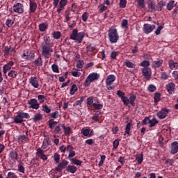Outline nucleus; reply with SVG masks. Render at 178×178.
<instances>
[{
    "label": "nucleus",
    "instance_id": "obj_13",
    "mask_svg": "<svg viewBox=\"0 0 178 178\" xmlns=\"http://www.w3.org/2000/svg\"><path fill=\"white\" fill-rule=\"evenodd\" d=\"M29 105H30V108L33 109H38L40 108V103L35 99H31L29 101Z\"/></svg>",
    "mask_w": 178,
    "mask_h": 178
},
{
    "label": "nucleus",
    "instance_id": "obj_48",
    "mask_svg": "<svg viewBox=\"0 0 178 178\" xmlns=\"http://www.w3.org/2000/svg\"><path fill=\"white\" fill-rule=\"evenodd\" d=\"M91 83H92V81H91V79L90 78H88V76L86 78V79L85 80V83H83V86H85V87H88L90 86V84H91Z\"/></svg>",
    "mask_w": 178,
    "mask_h": 178
},
{
    "label": "nucleus",
    "instance_id": "obj_55",
    "mask_svg": "<svg viewBox=\"0 0 178 178\" xmlns=\"http://www.w3.org/2000/svg\"><path fill=\"white\" fill-rule=\"evenodd\" d=\"M127 3V1L120 0V8H126V4Z\"/></svg>",
    "mask_w": 178,
    "mask_h": 178
},
{
    "label": "nucleus",
    "instance_id": "obj_62",
    "mask_svg": "<svg viewBox=\"0 0 178 178\" xmlns=\"http://www.w3.org/2000/svg\"><path fill=\"white\" fill-rule=\"evenodd\" d=\"M151 120H149V118L146 117L143 121L142 124H148V123H150Z\"/></svg>",
    "mask_w": 178,
    "mask_h": 178
},
{
    "label": "nucleus",
    "instance_id": "obj_46",
    "mask_svg": "<svg viewBox=\"0 0 178 178\" xmlns=\"http://www.w3.org/2000/svg\"><path fill=\"white\" fill-rule=\"evenodd\" d=\"M63 130H64V133H65V134H66V136H69V134H70V131H71L70 127H66L64 125Z\"/></svg>",
    "mask_w": 178,
    "mask_h": 178
},
{
    "label": "nucleus",
    "instance_id": "obj_54",
    "mask_svg": "<svg viewBox=\"0 0 178 178\" xmlns=\"http://www.w3.org/2000/svg\"><path fill=\"white\" fill-rule=\"evenodd\" d=\"M140 66L143 67H148L149 66V61L148 60H144L140 63Z\"/></svg>",
    "mask_w": 178,
    "mask_h": 178
},
{
    "label": "nucleus",
    "instance_id": "obj_28",
    "mask_svg": "<svg viewBox=\"0 0 178 178\" xmlns=\"http://www.w3.org/2000/svg\"><path fill=\"white\" fill-rule=\"evenodd\" d=\"M33 65L35 66H38L39 67L42 65V58L39 56L35 60L33 61Z\"/></svg>",
    "mask_w": 178,
    "mask_h": 178
},
{
    "label": "nucleus",
    "instance_id": "obj_43",
    "mask_svg": "<svg viewBox=\"0 0 178 178\" xmlns=\"http://www.w3.org/2000/svg\"><path fill=\"white\" fill-rule=\"evenodd\" d=\"M42 108L43 112H45V113H51V109L47 104L42 106Z\"/></svg>",
    "mask_w": 178,
    "mask_h": 178
},
{
    "label": "nucleus",
    "instance_id": "obj_5",
    "mask_svg": "<svg viewBox=\"0 0 178 178\" xmlns=\"http://www.w3.org/2000/svg\"><path fill=\"white\" fill-rule=\"evenodd\" d=\"M13 10L18 15H23L24 13V5L22 3H17L13 5Z\"/></svg>",
    "mask_w": 178,
    "mask_h": 178
},
{
    "label": "nucleus",
    "instance_id": "obj_44",
    "mask_svg": "<svg viewBox=\"0 0 178 178\" xmlns=\"http://www.w3.org/2000/svg\"><path fill=\"white\" fill-rule=\"evenodd\" d=\"M51 69L54 73H59V67L56 64H53Z\"/></svg>",
    "mask_w": 178,
    "mask_h": 178
},
{
    "label": "nucleus",
    "instance_id": "obj_17",
    "mask_svg": "<svg viewBox=\"0 0 178 178\" xmlns=\"http://www.w3.org/2000/svg\"><path fill=\"white\" fill-rule=\"evenodd\" d=\"M178 152V142L175 141L171 144V154H177Z\"/></svg>",
    "mask_w": 178,
    "mask_h": 178
},
{
    "label": "nucleus",
    "instance_id": "obj_29",
    "mask_svg": "<svg viewBox=\"0 0 178 178\" xmlns=\"http://www.w3.org/2000/svg\"><path fill=\"white\" fill-rule=\"evenodd\" d=\"M10 69H12L11 67H10L9 65H8V64H6L3 67V76L4 77H8V75H6V73H8V72H9V70H10Z\"/></svg>",
    "mask_w": 178,
    "mask_h": 178
},
{
    "label": "nucleus",
    "instance_id": "obj_45",
    "mask_svg": "<svg viewBox=\"0 0 178 178\" xmlns=\"http://www.w3.org/2000/svg\"><path fill=\"white\" fill-rule=\"evenodd\" d=\"M34 53L30 52L29 54L26 56V60H33L34 59Z\"/></svg>",
    "mask_w": 178,
    "mask_h": 178
},
{
    "label": "nucleus",
    "instance_id": "obj_47",
    "mask_svg": "<svg viewBox=\"0 0 178 178\" xmlns=\"http://www.w3.org/2000/svg\"><path fill=\"white\" fill-rule=\"evenodd\" d=\"M161 101V93H155L154 95V102H159Z\"/></svg>",
    "mask_w": 178,
    "mask_h": 178
},
{
    "label": "nucleus",
    "instance_id": "obj_51",
    "mask_svg": "<svg viewBox=\"0 0 178 178\" xmlns=\"http://www.w3.org/2000/svg\"><path fill=\"white\" fill-rule=\"evenodd\" d=\"M21 115V118H22V119H30V115H29V113H19Z\"/></svg>",
    "mask_w": 178,
    "mask_h": 178
},
{
    "label": "nucleus",
    "instance_id": "obj_27",
    "mask_svg": "<svg viewBox=\"0 0 178 178\" xmlns=\"http://www.w3.org/2000/svg\"><path fill=\"white\" fill-rule=\"evenodd\" d=\"M137 98V97H136V95H132L129 97V98H128V105L129 104H130V105H131L132 106H134L135 104L134 102L136 101V99Z\"/></svg>",
    "mask_w": 178,
    "mask_h": 178
},
{
    "label": "nucleus",
    "instance_id": "obj_52",
    "mask_svg": "<svg viewBox=\"0 0 178 178\" xmlns=\"http://www.w3.org/2000/svg\"><path fill=\"white\" fill-rule=\"evenodd\" d=\"M147 90L149 91V92H154V91L156 90V87H155L154 85H149L147 88Z\"/></svg>",
    "mask_w": 178,
    "mask_h": 178
},
{
    "label": "nucleus",
    "instance_id": "obj_18",
    "mask_svg": "<svg viewBox=\"0 0 178 178\" xmlns=\"http://www.w3.org/2000/svg\"><path fill=\"white\" fill-rule=\"evenodd\" d=\"M29 138V131H26V135H20L18 137L19 143H25Z\"/></svg>",
    "mask_w": 178,
    "mask_h": 178
},
{
    "label": "nucleus",
    "instance_id": "obj_59",
    "mask_svg": "<svg viewBox=\"0 0 178 178\" xmlns=\"http://www.w3.org/2000/svg\"><path fill=\"white\" fill-rule=\"evenodd\" d=\"M87 51L89 52H92L93 51H95V47L92 46V44H90L87 47Z\"/></svg>",
    "mask_w": 178,
    "mask_h": 178
},
{
    "label": "nucleus",
    "instance_id": "obj_38",
    "mask_svg": "<svg viewBox=\"0 0 178 178\" xmlns=\"http://www.w3.org/2000/svg\"><path fill=\"white\" fill-rule=\"evenodd\" d=\"M77 91V86L76 84H73L70 89V94L71 95H74V94Z\"/></svg>",
    "mask_w": 178,
    "mask_h": 178
},
{
    "label": "nucleus",
    "instance_id": "obj_9",
    "mask_svg": "<svg viewBox=\"0 0 178 178\" xmlns=\"http://www.w3.org/2000/svg\"><path fill=\"white\" fill-rule=\"evenodd\" d=\"M65 13V22L69 23V22H70V19H72L73 16H74V11L73 10H67Z\"/></svg>",
    "mask_w": 178,
    "mask_h": 178
},
{
    "label": "nucleus",
    "instance_id": "obj_60",
    "mask_svg": "<svg viewBox=\"0 0 178 178\" xmlns=\"http://www.w3.org/2000/svg\"><path fill=\"white\" fill-rule=\"evenodd\" d=\"M17 170L20 172L24 173L25 172V168L23 167L22 165H17Z\"/></svg>",
    "mask_w": 178,
    "mask_h": 178
},
{
    "label": "nucleus",
    "instance_id": "obj_36",
    "mask_svg": "<svg viewBox=\"0 0 178 178\" xmlns=\"http://www.w3.org/2000/svg\"><path fill=\"white\" fill-rule=\"evenodd\" d=\"M48 29V25L45 24L44 23H42L39 25V30L40 31H44Z\"/></svg>",
    "mask_w": 178,
    "mask_h": 178
},
{
    "label": "nucleus",
    "instance_id": "obj_31",
    "mask_svg": "<svg viewBox=\"0 0 178 178\" xmlns=\"http://www.w3.org/2000/svg\"><path fill=\"white\" fill-rule=\"evenodd\" d=\"M125 66L130 69H134L136 67V64L133 63L132 62H130V60H127L125 61Z\"/></svg>",
    "mask_w": 178,
    "mask_h": 178
},
{
    "label": "nucleus",
    "instance_id": "obj_41",
    "mask_svg": "<svg viewBox=\"0 0 178 178\" xmlns=\"http://www.w3.org/2000/svg\"><path fill=\"white\" fill-rule=\"evenodd\" d=\"M44 150H42V149H41V148H39V149H38V150H37V155L38 156H47V155H45L44 154Z\"/></svg>",
    "mask_w": 178,
    "mask_h": 178
},
{
    "label": "nucleus",
    "instance_id": "obj_14",
    "mask_svg": "<svg viewBox=\"0 0 178 178\" xmlns=\"http://www.w3.org/2000/svg\"><path fill=\"white\" fill-rule=\"evenodd\" d=\"M29 83L34 87V88H38L40 87V83H38V79H37V77L32 76L29 79Z\"/></svg>",
    "mask_w": 178,
    "mask_h": 178
},
{
    "label": "nucleus",
    "instance_id": "obj_4",
    "mask_svg": "<svg viewBox=\"0 0 178 178\" xmlns=\"http://www.w3.org/2000/svg\"><path fill=\"white\" fill-rule=\"evenodd\" d=\"M61 152H68V156H74L76 152L73 151V147L72 145H67V147L65 145H62L59 147Z\"/></svg>",
    "mask_w": 178,
    "mask_h": 178
},
{
    "label": "nucleus",
    "instance_id": "obj_49",
    "mask_svg": "<svg viewBox=\"0 0 178 178\" xmlns=\"http://www.w3.org/2000/svg\"><path fill=\"white\" fill-rule=\"evenodd\" d=\"M99 115H101V113L97 112L95 115L92 117V120H95V122H98L99 119Z\"/></svg>",
    "mask_w": 178,
    "mask_h": 178
},
{
    "label": "nucleus",
    "instance_id": "obj_63",
    "mask_svg": "<svg viewBox=\"0 0 178 178\" xmlns=\"http://www.w3.org/2000/svg\"><path fill=\"white\" fill-rule=\"evenodd\" d=\"M10 51V47H6L3 49V53L5 55H9V52Z\"/></svg>",
    "mask_w": 178,
    "mask_h": 178
},
{
    "label": "nucleus",
    "instance_id": "obj_23",
    "mask_svg": "<svg viewBox=\"0 0 178 178\" xmlns=\"http://www.w3.org/2000/svg\"><path fill=\"white\" fill-rule=\"evenodd\" d=\"M23 122L24 120L22 115L19 114V113H18L17 115L14 118V123L21 124V123H23Z\"/></svg>",
    "mask_w": 178,
    "mask_h": 178
},
{
    "label": "nucleus",
    "instance_id": "obj_42",
    "mask_svg": "<svg viewBox=\"0 0 178 178\" xmlns=\"http://www.w3.org/2000/svg\"><path fill=\"white\" fill-rule=\"evenodd\" d=\"M52 35L54 38H55L56 40H59L61 35L60 32L59 31L54 32Z\"/></svg>",
    "mask_w": 178,
    "mask_h": 178
},
{
    "label": "nucleus",
    "instance_id": "obj_40",
    "mask_svg": "<svg viewBox=\"0 0 178 178\" xmlns=\"http://www.w3.org/2000/svg\"><path fill=\"white\" fill-rule=\"evenodd\" d=\"M138 5L143 9V8H145V0H138Z\"/></svg>",
    "mask_w": 178,
    "mask_h": 178
},
{
    "label": "nucleus",
    "instance_id": "obj_6",
    "mask_svg": "<svg viewBox=\"0 0 178 178\" xmlns=\"http://www.w3.org/2000/svg\"><path fill=\"white\" fill-rule=\"evenodd\" d=\"M115 80H116V76H115L113 74H111L107 76L106 79V86L107 87V90H111L115 88V87L111 86Z\"/></svg>",
    "mask_w": 178,
    "mask_h": 178
},
{
    "label": "nucleus",
    "instance_id": "obj_26",
    "mask_svg": "<svg viewBox=\"0 0 178 178\" xmlns=\"http://www.w3.org/2000/svg\"><path fill=\"white\" fill-rule=\"evenodd\" d=\"M70 160L71 161V164H73L76 166H81V164L83 163V161H81L80 160H78L75 158L74 159L70 158Z\"/></svg>",
    "mask_w": 178,
    "mask_h": 178
},
{
    "label": "nucleus",
    "instance_id": "obj_12",
    "mask_svg": "<svg viewBox=\"0 0 178 178\" xmlns=\"http://www.w3.org/2000/svg\"><path fill=\"white\" fill-rule=\"evenodd\" d=\"M117 95L121 98L122 102L124 104V105H129V98L127 97L124 96V92L120 90H118L117 92Z\"/></svg>",
    "mask_w": 178,
    "mask_h": 178
},
{
    "label": "nucleus",
    "instance_id": "obj_3",
    "mask_svg": "<svg viewBox=\"0 0 178 178\" xmlns=\"http://www.w3.org/2000/svg\"><path fill=\"white\" fill-rule=\"evenodd\" d=\"M108 39L112 44L118 42L119 40V34H118V30L116 29L111 28L108 30Z\"/></svg>",
    "mask_w": 178,
    "mask_h": 178
},
{
    "label": "nucleus",
    "instance_id": "obj_16",
    "mask_svg": "<svg viewBox=\"0 0 178 178\" xmlns=\"http://www.w3.org/2000/svg\"><path fill=\"white\" fill-rule=\"evenodd\" d=\"M35 10H37V3H35V1H33L30 0V4H29L30 13H34Z\"/></svg>",
    "mask_w": 178,
    "mask_h": 178
},
{
    "label": "nucleus",
    "instance_id": "obj_7",
    "mask_svg": "<svg viewBox=\"0 0 178 178\" xmlns=\"http://www.w3.org/2000/svg\"><path fill=\"white\" fill-rule=\"evenodd\" d=\"M143 76H144L145 80H149L152 72L151 71V68L149 67H143L142 69Z\"/></svg>",
    "mask_w": 178,
    "mask_h": 178
},
{
    "label": "nucleus",
    "instance_id": "obj_35",
    "mask_svg": "<svg viewBox=\"0 0 178 178\" xmlns=\"http://www.w3.org/2000/svg\"><path fill=\"white\" fill-rule=\"evenodd\" d=\"M175 8V1H170L168 4H167V9L168 10H172Z\"/></svg>",
    "mask_w": 178,
    "mask_h": 178
},
{
    "label": "nucleus",
    "instance_id": "obj_10",
    "mask_svg": "<svg viewBox=\"0 0 178 178\" xmlns=\"http://www.w3.org/2000/svg\"><path fill=\"white\" fill-rule=\"evenodd\" d=\"M169 113V109L166 108H163L160 111L159 113H157V117L159 119H165L166 116H168V114Z\"/></svg>",
    "mask_w": 178,
    "mask_h": 178
},
{
    "label": "nucleus",
    "instance_id": "obj_61",
    "mask_svg": "<svg viewBox=\"0 0 178 178\" xmlns=\"http://www.w3.org/2000/svg\"><path fill=\"white\" fill-rule=\"evenodd\" d=\"M49 145V143H48V140H46V141L44 140L43 142V145L42 146V148L43 149H47V148H48V146Z\"/></svg>",
    "mask_w": 178,
    "mask_h": 178
},
{
    "label": "nucleus",
    "instance_id": "obj_1",
    "mask_svg": "<svg viewBox=\"0 0 178 178\" xmlns=\"http://www.w3.org/2000/svg\"><path fill=\"white\" fill-rule=\"evenodd\" d=\"M43 39L44 42L42 43V55L46 59H49L51 58V52H54V49L51 48L52 43H51L50 38L48 35H44Z\"/></svg>",
    "mask_w": 178,
    "mask_h": 178
},
{
    "label": "nucleus",
    "instance_id": "obj_50",
    "mask_svg": "<svg viewBox=\"0 0 178 178\" xmlns=\"http://www.w3.org/2000/svg\"><path fill=\"white\" fill-rule=\"evenodd\" d=\"M84 65V61L83 60H78L76 63V67L78 69H82L83 66Z\"/></svg>",
    "mask_w": 178,
    "mask_h": 178
},
{
    "label": "nucleus",
    "instance_id": "obj_37",
    "mask_svg": "<svg viewBox=\"0 0 178 178\" xmlns=\"http://www.w3.org/2000/svg\"><path fill=\"white\" fill-rule=\"evenodd\" d=\"M38 99L40 102V104H42V102H44L45 100H47V97L42 95H38Z\"/></svg>",
    "mask_w": 178,
    "mask_h": 178
},
{
    "label": "nucleus",
    "instance_id": "obj_21",
    "mask_svg": "<svg viewBox=\"0 0 178 178\" xmlns=\"http://www.w3.org/2000/svg\"><path fill=\"white\" fill-rule=\"evenodd\" d=\"M168 65L170 69H172V70L175 69H177L178 67V63L175 62V60H170L168 61Z\"/></svg>",
    "mask_w": 178,
    "mask_h": 178
},
{
    "label": "nucleus",
    "instance_id": "obj_22",
    "mask_svg": "<svg viewBox=\"0 0 178 178\" xmlns=\"http://www.w3.org/2000/svg\"><path fill=\"white\" fill-rule=\"evenodd\" d=\"M88 77L90 79V81H95V80H98V79H99V74L97 73H92L90 74Z\"/></svg>",
    "mask_w": 178,
    "mask_h": 178
},
{
    "label": "nucleus",
    "instance_id": "obj_19",
    "mask_svg": "<svg viewBox=\"0 0 178 178\" xmlns=\"http://www.w3.org/2000/svg\"><path fill=\"white\" fill-rule=\"evenodd\" d=\"M163 63V60H154L152 62V67L156 69L161 67Z\"/></svg>",
    "mask_w": 178,
    "mask_h": 178
},
{
    "label": "nucleus",
    "instance_id": "obj_15",
    "mask_svg": "<svg viewBox=\"0 0 178 178\" xmlns=\"http://www.w3.org/2000/svg\"><path fill=\"white\" fill-rule=\"evenodd\" d=\"M175 87H176V85L171 82L166 85V90L169 94H173L175 92Z\"/></svg>",
    "mask_w": 178,
    "mask_h": 178
},
{
    "label": "nucleus",
    "instance_id": "obj_56",
    "mask_svg": "<svg viewBox=\"0 0 178 178\" xmlns=\"http://www.w3.org/2000/svg\"><path fill=\"white\" fill-rule=\"evenodd\" d=\"M59 5L61 8L66 6V5H67V0H60Z\"/></svg>",
    "mask_w": 178,
    "mask_h": 178
},
{
    "label": "nucleus",
    "instance_id": "obj_8",
    "mask_svg": "<svg viewBox=\"0 0 178 178\" xmlns=\"http://www.w3.org/2000/svg\"><path fill=\"white\" fill-rule=\"evenodd\" d=\"M154 30H155V25L145 24L143 26V31L145 34H149V33H152Z\"/></svg>",
    "mask_w": 178,
    "mask_h": 178
},
{
    "label": "nucleus",
    "instance_id": "obj_20",
    "mask_svg": "<svg viewBox=\"0 0 178 178\" xmlns=\"http://www.w3.org/2000/svg\"><path fill=\"white\" fill-rule=\"evenodd\" d=\"M163 6H166V3H165L163 1H161L157 3L156 6V10H157V12L162 11Z\"/></svg>",
    "mask_w": 178,
    "mask_h": 178
},
{
    "label": "nucleus",
    "instance_id": "obj_53",
    "mask_svg": "<svg viewBox=\"0 0 178 178\" xmlns=\"http://www.w3.org/2000/svg\"><path fill=\"white\" fill-rule=\"evenodd\" d=\"M13 23H15V22H13V20L10 19H8L6 22V24L8 27H12V26H13Z\"/></svg>",
    "mask_w": 178,
    "mask_h": 178
},
{
    "label": "nucleus",
    "instance_id": "obj_25",
    "mask_svg": "<svg viewBox=\"0 0 178 178\" xmlns=\"http://www.w3.org/2000/svg\"><path fill=\"white\" fill-rule=\"evenodd\" d=\"M76 170H78V168L74 165H68L67 167V172H68L71 174H74V173L76 172Z\"/></svg>",
    "mask_w": 178,
    "mask_h": 178
},
{
    "label": "nucleus",
    "instance_id": "obj_39",
    "mask_svg": "<svg viewBox=\"0 0 178 178\" xmlns=\"http://www.w3.org/2000/svg\"><path fill=\"white\" fill-rule=\"evenodd\" d=\"M42 120V115L40 113L36 114L33 118V121L35 122H38Z\"/></svg>",
    "mask_w": 178,
    "mask_h": 178
},
{
    "label": "nucleus",
    "instance_id": "obj_2",
    "mask_svg": "<svg viewBox=\"0 0 178 178\" xmlns=\"http://www.w3.org/2000/svg\"><path fill=\"white\" fill-rule=\"evenodd\" d=\"M84 32L79 33V30L76 29L72 31L70 38L71 40H74V41H77L79 44H81V42H83V39L84 38Z\"/></svg>",
    "mask_w": 178,
    "mask_h": 178
},
{
    "label": "nucleus",
    "instance_id": "obj_24",
    "mask_svg": "<svg viewBox=\"0 0 178 178\" xmlns=\"http://www.w3.org/2000/svg\"><path fill=\"white\" fill-rule=\"evenodd\" d=\"M147 8H149V9H151L152 12L154 10H156V6L155 5V2L151 0L147 2Z\"/></svg>",
    "mask_w": 178,
    "mask_h": 178
},
{
    "label": "nucleus",
    "instance_id": "obj_30",
    "mask_svg": "<svg viewBox=\"0 0 178 178\" xmlns=\"http://www.w3.org/2000/svg\"><path fill=\"white\" fill-rule=\"evenodd\" d=\"M63 127H64L63 124H59L54 128V133H56V134H59V133L62 131V129H63Z\"/></svg>",
    "mask_w": 178,
    "mask_h": 178
},
{
    "label": "nucleus",
    "instance_id": "obj_34",
    "mask_svg": "<svg viewBox=\"0 0 178 178\" xmlns=\"http://www.w3.org/2000/svg\"><path fill=\"white\" fill-rule=\"evenodd\" d=\"M158 123H159V121H158V120H156V118H153L152 120H150V127H154V126H156V124H158Z\"/></svg>",
    "mask_w": 178,
    "mask_h": 178
},
{
    "label": "nucleus",
    "instance_id": "obj_64",
    "mask_svg": "<svg viewBox=\"0 0 178 178\" xmlns=\"http://www.w3.org/2000/svg\"><path fill=\"white\" fill-rule=\"evenodd\" d=\"M8 175L9 176V178H17V176L15 175V173L9 172Z\"/></svg>",
    "mask_w": 178,
    "mask_h": 178
},
{
    "label": "nucleus",
    "instance_id": "obj_33",
    "mask_svg": "<svg viewBox=\"0 0 178 178\" xmlns=\"http://www.w3.org/2000/svg\"><path fill=\"white\" fill-rule=\"evenodd\" d=\"M8 76L11 77V79H15V78H16L17 76V72H16L15 70H10L8 72Z\"/></svg>",
    "mask_w": 178,
    "mask_h": 178
},
{
    "label": "nucleus",
    "instance_id": "obj_57",
    "mask_svg": "<svg viewBox=\"0 0 178 178\" xmlns=\"http://www.w3.org/2000/svg\"><path fill=\"white\" fill-rule=\"evenodd\" d=\"M88 19V13L86 12L82 15V20L83 22H87Z\"/></svg>",
    "mask_w": 178,
    "mask_h": 178
},
{
    "label": "nucleus",
    "instance_id": "obj_58",
    "mask_svg": "<svg viewBox=\"0 0 178 178\" xmlns=\"http://www.w3.org/2000/svg\"><path fill=\"white\" fill-rule=\"evenodd\" d=\"M92 105L93 108H95V109H97V111H99V109H102V104H97L94 103Z\"/></svg>",
    "mask_w": 178,
    "mask_h": 178
},
{
    "label": "nucleus",
    "instance_id": "obj_11",
    "mask_svg": "<svg viewBox=\"0 0 178 178\" xmlns=\"http://www.w3.org/2000/svg\"><path fill=\"white\" fill-rule=\"evenodd\" d=\"M67 165H68V161L66 160H63V162L58 164V167L55 168L54 170L55 172H61L62 170L67 167Z\"/></svg>",
    "mask_w": 178,
    "mask_h": 178
},
{
    "label": "nucleus",
    "instance_id": "obj_32",
    "mask_svg": "<svg viewBox=\"0 0 178 178\" xmlns=\"http://www.w3.org/2000/svg\"><path fill=\"white\" fill-rule=\"evenodd\" d=\"M131 129V123L129 122L125 127V132H124V136L126 134H128V136H130V130Z\"/></svg>",
    "mask_w": 178,
    "mask_h": 178
}]
</instances>
